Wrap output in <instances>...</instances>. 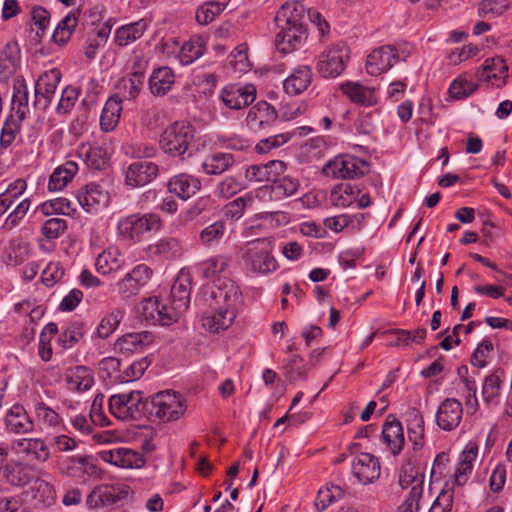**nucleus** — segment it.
Masks as SVG:
<instances>
[{
    "label": "nucleus",
    "mask_w": 512,
    "mask_h": 512,
    "mask_svg": "<svg viewBox=\"0 0 512 512\" xmlns=\"http://www.w3.org/2000/svg\"><path fill=\"white\" fill-rule=\"evenodd\" d=\"M77 156L82 159L90 168L96 170L105 169L109 163L107 151L89 143H83L77 148Z\"/></svg>",
    "instance_id": "2f4dec72"
},
{
    "label": "nucleus",
    "mask_w": 512,
    "mask_h": 512,
    "mask_svg": "<svg viewBox=\"0 0 512 512\" xmlns=\"http://www.w3.org/2000/svg\"><path fill=\"white\" fill-rule=\"evenodd\" d=\"M177 304L169 297H153L142 302V318L148 324L169 326L178 321L186 310H178Z\"/></svg>",
    "instance_id": "0eeeda50"
},
{
    "label": "nucleus",
    "mask_w": 512,
    "mask_h": 512,
    "mask_svg": "<svg viewBox=\"0 0 512 512\" xmlns=\"http://www.w3.org/2000/svg\"><path fill=\"white\" fill-rule=\"evenodd\" d=\"M229 0H211L203 3L196 10V21L201 25H208L226 8Z\"/></svg>",
    "instance_id": "864d4df0"
},
{
    "label": "nucleus",
    "mask_w": 512,
    "mask_h": 512,
    "mask_svg": "<svg viewBox=\"0 0 512 512\" xmlns=\"http://www.w3.org/2000/svg\"><path fill=\"white\" fill-rule=\"evenodd\" d=\"M24 118L10 115L5 120L1 135H0V147L1 149H8L15 141L16 137L21 130V122Z\"/></svg>",
    "instance_id": "13d9d810"
},
{
    "label": "nucleus",
    "mask_w": 512,
    "mask_h": 512,
    "mask_svg": "<svg viewBox=\"0 0 512 512\" xmlns=\"http://www.w3.org/2000/svg\"><path fill=\"white\" fill-rule=\"evenodd\" d=\"M359 444H350L347 448L348 453L353 457L351 462V471L353 476L363 485L371 484L376 481L381 474L379 460L367 452H358Z\"/></svg>",
    "instance_id": "9d476101"
},
{
    "label": "nucleus",
    "mask_w": 512,
    "mask_h": 512,
    "mask_svg": "<svg viewBox=\"0 0 512 512\" xmlns=\"http://www.w3.org/2000/svg\"><path fill=\"white\" fill-rule=\"evenodd\" d=\"M234 164V157L230 153L217 152L208 155L202 162V169L207 175H220Z\"/></svg>",
    "instance_id": "49530a36"
},
{
    "label": "nucleus",
    "mask_w": 512,
    "mask_h": 512,
    "mask_svg": "<svg viewBox=\"0 0 512 512\" xmlns=\"http://www.w3.org/2000/svg\"><path fill=\"white\" fill-rule=\"evenodd\" d=\"M32 491L34 493L33 498L39 505L48 507L55 502V490L51 484L44 480L37 479L32 486Z\"/></svg>",
    "instance_id": "680f3d73"
},
{
    "label": "nucleus",
    "mask_w": 512,
    "mask_h": 512,
    "mask_svg": "<svg viewBox=\"0 0 512 512\" xmlns=\"http://www.w3.org/2000/svg\"><path fill=\"white\" fill-rule=\"evenodd\" d=\"M19 50L16 44L8 43L0 53V76L8 78L19 65Z\"/></svg>",
    "instance_id": "3c124183"
},
{
    "label": "nucleus",
    "mask_w": 512,
    "mask_h": 512,
    "mask_svg": "<svg viewBox=\"0 0 512 512\" xmlns=\"http://www.w3.org/2000/svg\"><path fill=\"white\" fill-rule=\"evenodd\" d=\"M382 439L394 455L399 454L404 445V432L401 422L396 418L387 419L383 425Z\"/></svg>",
    "instance_id": "e433bc0d"
},
{
    "label": "nucleus",
    "mask_w": 512,
    "mask_h": 512,
    "mask_svg": "<svg viewBox=\"0 0 512 512\" xmlns=\"http://www.w3.org/2000/svg\"><path fill=\"white\" fill-rule=\"evenodd\" d=\"M272 252V241L268 238H259L246 243L242 255L245 268L255 275H267L276 271L278 263Z\"/></svg>",
    "instance_id": "20e7f679"
},
{
    "label": "nucleus",
    "mask_w": 512,
    "mask_h": 512,
    "mask_svg": "<svg viewBox=\"0 0 512 512\" xmlns=\"http://www.w3.org/2000/svg\"><path fill=\"white\" fill-rule=\"evenodd\" d=\"M413 420L408 429V439L415 451L420 450L424 445V420L418 411H413Z\"/></svg>",
    "instance_id": "338daca9"
},
{
    "label": "nucleus",
    "mask_w": 512,
    "mask_h": 512,
    "mask_svg": "<svg viewBox=\"0 0 512 512\" xmlns=\"http://www.w3.org/2000/svg\"><path fill=\"white\" fill-rule=\"evenodd\" d=\"M230 260L231 258L227 255H214L198 263L197 268L204 278L210 279L224 272L229 266Z\"/></svg>",
    "instance_id": "603ef678"
},
{
    "label": "nucleus",
    "mask_w": 512,
    "mask_h": 512,
    "mask_svg": "<svg viewBox=\"0 0 512 512\" xmlns=\"http://www.w3.org/2000/svg\"><path fill=\"white\" fill-rule=\"evenodd\" d=\"M149 26L150 21L146 18L122 25L115 30L114 42L119 47L131 45L142 38Z\"/></svg>",
    "instance_id": "bb28decb"
},
{
    "label": "nucleus",
    "mask_w": 512,
    "mask_h": 512,
    "mask_svg": "<svg viewBox=\"0 0 512 512\" xmlns=\"http://www.w3.org/2000/svg\"><path fill=\"white\" fill-rule=\"evenodd\" d=\"M424 480L425 475L416 466V459L407 458L400 469L399 485L403 490H408V494L396 512H418L419 501L424 490Z\"/></svg>",
    "instance_id": "7ed1b4c3"
},
{
    "label": "nucleus",
    "mask_w": 512,
    "mask_h": 512,
    "mask_svg": "<svg viewBox=\"0 0 512 512\" xmlns=\"http://www.w3.org/2000/svg\"><path fill=\"white\" fill-rule=\"evenodd\" d=\"M241 304L242 293L235 281L223 277L214 282L210 291V308H224L238 313Z\"/></svg>",
    "instance_id": "1a4fd4ad"
},
{
    "label": "nucleus",
    "mask_w": 512,
    "mask_h": 512,
    "mask_svg": "<svg viewBox=\"0 0 512 512\" xmlns=\"http://www.w3.org/2000/svg\"><path fill=\"white\" fill-rule=\"evenodd\" d=\"M34 415L35 421L46 429L59 431L64 427V421L60 414L44 401H37L34 404Z\"/></svg>",
    "instance_id": "4c0bfd02"
},
{
    "label": "nucleus",
    "mask_w": 512,
    "mask_h": 512,
    "mask_svg": "<svg viewBox=\"0 0 512 512\" xmlns=\"http://www.w3.org/2000/svg\"><path fill=\"white\" fill-rule=\"evenodd\" d=\"M158 172V166L153 162H134L126 171V184L131 187L144 186L155 179Z\"/></svg>",
    "instance_id": "a878e982"
},
{
    "label": "nucleus",
    "mask_w": 512,
    "mask_h": 512,
    "mask_svg": "<svg viewBox=\"0 0 512 512\" xmlns=\"http://www.w3.org/2000/svg\"><path fill=\"white\" fill-rule=\"evenodd\" d=\"M152 275L153 270L148 265L138 264L115 284L118 294L124 300L131 299L149 283Z\"/></svg>",
    "instance_id": "ddd939ff"
},
{
    "label": "nucleus",
    "mask_w": 512,
    "mask_h": 512,
    "mask_svg": "<svg viewBox=\"0 0 512 512\" xmlns=\"http://www.w3.org/2000/svg\"><path fill=\"white\" fill-rule=\"evenodd\" d=\"M154 341V336L148 331L128 333L117 341V346L123 353L141 352Z\"/></svg>",
    "instance_id": "79ce46f5"
},
{
    "label": "nucleus",
    "mask_w": 512,
    "mask_h": 512,
    "mask_svg": "<svg viewBox=\"0 0 512 512\" xmlns=\"http://www.w3.org/2000/svg\"><path fill=\"white\" fill-rule=\"evenodd\" d=\"M350 59L348 46L343 42L328 46L318 56L316 70L323 78H336L346 68Z\"/></svg>",
    "instance_id": "6e6552de"
},
{
    "label": "nucleus",
    "mask_w": 512,
    "mask_h": 512,
    "mask_svg": "<svg viewBox=\"0 0 512 512\" xmlns=\"http://www.w3.org/2000/svg\"><path fill=\"white\" fill-rule=\"evenodd\" d=\"M508 66L501 57L488 58L481 68L476 71L478 81L490 83L492 86L502 87L506 83Z\"/></svg>",
    "instance_id": "4be33fe9"
},
{
    "label": "nucleus",
    "mask_w": 512,
    "mask_h": 512,
    "mask_svg": "<svg viewBox=\"0 0 512 512\" xmlns=\"http://www.w3.org/2000/svg\"><path fill=\"white\" fill-rule=\"evenodd\" d=\"M167 188L170 193L187 200L201 189V181L193 175L180 173L168 181Z\"/></svg>",
    "instance_id": "c85d7f7f"
},
{
    "label": "nucleus",
    "mask_w": 512,
    "mask_h": 512,
    "mask_svg": "<svg viewBox=\"0 0 512 512\" xmlns=\"http://www.w3.org/2000/svg\"><path fill=\"white\" fill-rule=\"evenodd\" d=\"M254 198L255 197L252 195V193H247L229 202L225 206V215L234 220L240 219L243 216L245 210L252 206L254 203Z\"/></svg>",
    "instance_id": "69168bd1"
},
{
    "label": "nucleus",
    "mask_w": 512,
    "mask_h": 512,
    "mask_svg": "<svg viewBox=\"0 0 512 512\" xmlns=\"http://www.w3.org/2000/svg\"><path fill=\"white\" fill-rule=\"evenodd\" d=\"M4 425L8 432L14 434L32 433L35 428L34 420L20 404L13 405L7 411Z\"/></svg>",
    "instance_id": "393cba45"
},
{
    "label": "nucleus",
    "mask_w": 512,
    "mask_h": 512,
    "mask_svg": "<svg viewBox=\"0 0 512 512\" xmlns=\"http://www.w3.org/2000/svg\"><path fill=\"white\" fill-rule=\"evenodd\" d=\"M79 205L88 213H97L108 206L110 196L107 190L97 183H88L77 192Z\"/></svg>",
    "instance_id": "dca6fc26"
},
{
    "label": "nucleus",
    "mask_w": 512,
    "mask_h": 512,
    "mask_svg": "<svg viewBox=\"0 0 512 512\" xmlns=\"http://www.w3.org/2000/svg\"><path fill=\"white\" fill-rule=\"evenodd\" d=\"M66 381L71 390L84 392L94 384L92 371L86 366H75L69 368L65 373Z\"/></svg>",
    "instance_id": "ea45409f"
},
{
    "label": "nucleus",
    "mask_w": 512,
    "mask_h": 512,
    "mask_svg": "<svg viewBox=\"0 0 512 512\" xmlns=\"http://www.w3.org/2000/svg\"><path fill=\"white\" fill-rule=\"evenodd\" d=\"M502 380L497 373L485 377L482 385V396L486 404L494 405L498 403Z\"/></svg>",
    "instance_id": "0e129e2a"
},
{
    "label": "nucleus",
    "mask_w": 512,
    "mask_h": 512,
    "mask_svg": "<svg viewBox=\"0 0 512 512\" xmlns=\"http://www.w3.org/2000/svg\"><path fill=\"white\" fill-rule=\"evenodd\" d=\"M280 31L275 38L277 50L283 54H288L299 49L307 39V29L305 26H286L278 25Z\"/></svg>",
    "instance_id": "412c9836"
},
{
    "label": "nucleus",
    "mask_w": 512,
    "mask_h": 512,
    "mask_svg": "<svg viewBox=\"0 0 512 512\" xmlns=\"http://www.w3.org/2000/svg\"><path fill=\"white\" fill-rule=\"evenodd\" d=\"M124 315L125 310L122 308L115 307L111 309V311L100 320L96 329L97 336L101 339L108 338L118 328Z\"/></svg>",
    "instance_id": "6e6d98bb"
},
{
    "label": "nucleus",
    "mask_w": 512,
    "mask_h": 512,
    "mask_svg": "<svg viewBox=\"0 0 512 512\" xmlns=\"http://www.w3.org/2000/svg\"><path fill=\"white\" fill-rule=\"evenodd\" d=\"M368 165L365 161L354 156H339L330 160L324 167L323 173L333 178H357L364 175Z\"/></svg>",
    "instance_id": "f8f14e48"
},
{
    "label": "nucleus",
    "mask_w": 512,
    "mask_h": 512,
    "mask_svg": "<svg viewBox=\"0 0 512 512\" xmlns=\"http://www.w3.org/2000/svg\"><path fill=\"white\" fill-rule=\"evenodd\" d=\"M286 164L281 160H272L265 164L250 165L245 171V177L249 182L272 184L277 176L284 174Z\"/></svg>",
    "instance_id": "5701e85b"
},
{
    "label": "nucleus",
    "mask_w": 512,
    "mask_h": 512,
    "mask_svg": "<svg viewBox=\"0 0 512 512\" xmlns=\"http://www.w3.org/2000/svg\"><path fill=\"white\" fill-rule=\"evenodd\" d=\"M478 448L475 444L469 443L461 454V459L458 462L455 472L454 481L458 486L464 485L473 470V463L476 460Z\"/></svg>",
    "instance_id": "58836bf2"
},
{
    "label": "nucleus",
    "mask_w": 512,
    "mask_h": 512,
    "mask_svg": "<svg viewBox=\"0 0 512 512\" xmlns=\"http://www.w3.org/2000/svg\"><path fill=\"white\" fill-rule=\"evenodd\" d=\"M407 56V53L400 51L395 45L380 46L367 56L366 71L373 76L379 75L388 71L400 60H405Z\"/></svg>",
    "instance_id": "9b49d317"
},
{
    "label": "nucleus",
    "mask_w": 512,
    "mask_h": 512,
    "mask_svg": "<svg viewBox=\"0 0 512 512\" xmlns=\"http://www.w3.org/2000/svg\"><path fill=\"white\" fill-rule=\"evenodd\" d=\"M78 170V164L72 160H68L58 166L50 175L48 182L49 191L63 190L73 180Z\"/></svg>",
    "instance_id": "c9c22d12"
},
{
    "label": "nucleus",
    "mask_w": 512,
    "mask_h": 512,
    "mask_svg": "<svg viewBox=\"0 0 512 512\" xmlns=\"http://www.w3.org/2000/svg\"><path fill=\"white\" fill-rule=\"evenodd\" d=\"M194 137L195 129L190 123L175 121L162 131L159 146L165 154L184 159L186 153L191 155Z\"/></svg>",
    "instance_id": "f03ea898"
},
{
    "label": "nucleus",
    "mask_w": 512,
    "mask_h": 512,
    "mask_svg": "<svg viewBox=\"0 0 512 512\" xmlns=\"http://www.w3.org/2000/svg\"><path fill=\"white\" fill-rule=\"evenodd\" d=\"M175 83V74L168 66L154 69L149 77L148 85L155 96H163L168 93Z\"/></svg>",
    "instance_id": "473e14b6"
},
{
    "label": "nucleus",
    "mask_w": 512,
    "mask_h": 512,
    "mask_svg": "<svg viewBox=\"0 0 512 512\" xmlns=\"http://www.w3.org/2000/svg\"><path fill=\"white\" fill-rule=\"evenodd\" d=\"M462 417V403L455 398H446L437 409L436 423L441 430L452 431L459 426Z\"/></svg>",
    "instance_id": "aec40b11"
},
{
    "label": "nucleus",
    "mask_w": 512,
    "mask_h": 512,
    "mask_svg": "<svg viewBox=\"0 0 512 512\" xmlns=\"http://www.w3.org/2000/svg\"><path fill=\"white\" fill-rule=\"evenodd\" d=\"M187 410V400L174 390L160 391L154 394L148 408V419L156 424H168L179 421Z\"/></svg>",
    "instance_id": "f257e3e1"
},
{
    "label": "nucleus",
    "mask_w": 512,
    "mask_h": 512,
    "mask_svg": "<svg viewBox=\"0 0 512 512\" xmlns=\"http://www.w3.org/2000/svg\"><path fill=\"white\" fill-rule=\"evenodd\" d=\"M300 187V182L292 176L280 175L275 178L272 184L264 185L255 191V197H269L270 200H282L295 195Z\"/></svg>",
    "instance_id": "2eb2a0df"
},
{
    "label": "nucleus",
    "mask_w": 512,
    "mask_h": 512,
    "mask_svg": "<svg viewBox=\"0 0 512 512\" xmlns=\"http://www.w3.org/2000/svg\"><path fill=\"white\" fill-rule=\"evenodd\" d=\"M12 450L19 455L39 462H46L50 458V451L41 438H21L12 442Z\"/></svg>",
    "instance_id": "b1692460"
},
{
    "label": "nucleus",
    "mask_w": 512,
    "mask_h": 512,
    "mask_svg": "<svg viewBox=\"0 0 512 512\" xmlns=\"http://www.w3.org/2000/svg\"><path fill=\"white\" fill-rule=\"evenodd\" d=\"M226 234V223L222 220L213 222L199 233V241L204 247L217 246Z\"/></svg>",
    "instance_id": "5fc2aeb1"
},
{
    "label": "nucleus",
    "mask_w": 512,
    "mask_h": 512,
    "mask_svg": "<svg viewBox=\"0 0 512 512\" xmlns=\"http://www.w3.org/2000/svg\"><path fill=\"white\" fill-rule=\"evenodd\" d=\"M80 16V10L74 9L70 11L55 28L52 39L59 45H65L71 38L76 28Z\"/></svg>",
    "instance_id": "de8ad7c7"
},
{
    "label": "nucleus",
    "mask_w": 512,
    "mask_h": 512,
    "mask_svg": "<svg viewBox=\"0 0 512 512\" xmlns=\"http://www.w3.org/2000/svg\"><path fill=\"white\" fill-rule=\"evenodd\" d=\"M341 90L354 103L364 106H373L377 103L375 88L348 81L341 85Z\"/></svg>",
    "instance_id": "72a5a7b5"
},
{
    "label": "nucleus",
    "mask_w": 512,
    "mask_h": 512,
    "mask_svg": "<svg viewBox=\"0 0 512 512\" xmlns=\"http://www.w3.org/2000/svg\"><path fill=\"white\" fill-rule=\"evenodd\" d=\"M162 228V219L157 213H135L122 217L117 223L119 235L133 243L140 242L145 233L158 232Z\"/></svg>",
    "instance_id": "423d86ee"
},
{
    "label": "nucleus",
    "mask_w": 512,
    "mask_h": 512,
    "mask_svg": "<svg viewBox=\"0 0 512 512\" xmlns=\"http://www.w3.org/2000/svg\"><path fill=\"white\" fill-rule=\"evenodd\" d=\"M360 190L356 186L349 183H341L336 185L330 193V201L334 206L346 208L354 204Z\"/></svg>",
    "instance_id": "09e8293b"
},
{
    "label": "nucleus",
    "mask_w": 512,
    "mask_h": 512,
    "mask_svg": "<svg viewBox=\"0 0 512 512\" xmlns=\"http://www.w3.org/2000/svg\"><path fill=\"white\" fill-rule=\"evenodd\" d=\"M275 108L266 101H259L252 106L246 117L247 127L254 133L269 129L277 121Z\"/></svg>",
    "instance_id": "a211bd4d"
},
{
    "label": "nucleus",
    "mask_w": 512,
    "mask_h": 512,
    "mask_svg": "<svg viewBox=\"0 0 512 512\" xmlns=\"http://www.w3.org/2000/svg\"><path fill=\"white\" fill-rule=\"evenodd\" d=\"M256 97V88L252 84H230L222 88L219 98L229 109L240 110L250 105Z\"/></svg>",
    "instance_id": "4468645a"
},
{
    "label": "nucleus",
    "mask_w": 512,
    "mask_h": 512,
    "mask_svg": "<svg viewBox=\"0 0 512 512\" xmlns=\"http://www.w3.org/2000/svg\"><path fill=\"white\" fill-rule=\"evenodd\" d=\"M99 456L102 461L122 469H139L145 464L141 453L126 447L103 450Z\"/></svg>",
    "instance_id": "f3484780"
},
{
    "label": "nucleus",
    "mask_w": 512,
    "mask_h": 512,
    "mask_svg": "<svg viewBox=\"0 0 512 512\" xmlns=\"http://www.w3.org/2000/svg\"><path fill=\"white\" fill-rule=\"evenodd\" d=\"M39 209L46 216L53 214L73 216L76 213L71 201L64 197L47 200L39 206Z\"/></svg>",
    "instance_id": "bf43d9fd"
},
{
    "label": "nucleus",
    "mask_w": 512,
    "mask_h": 512,
    "mask_svg": "<svg viewBox=\"0 0 512 512\" xmlns=\"http://www.w3.org/2000/svg\"><path fill=\"white\" fill-rule=\"evenodd\" d=\"M60 80L61 72L56 68L42 73L35 85L34 105L46 109L51 104Z\"/></svg>",
    "instance_id": "6ab92c4d"
},
{
    "label": "nucleus",
    "mask_w": 512,
    "mask_h": 512,
    "mask_svg": "<svg viewBox=\"0 0 512 512\" xmlns=\"http://www.w3.org/2000/svg\"><path fill=\"white\" fill-rule=\"evenodd\" d=\"M305 11L304 5L299 0L286 2L277 12L275 20L277 25L304 26L302 19Z\"/></svg>",
    "instance_id": "f704fd0d"
},
{
    "label": "nucleus",
    "mask_w": 512,
    "mask_h": 512,
    "mask_svg": "<svg viewBox=\"0 0 512 512\" xmlns=\"http://www.w3.org/2000/svg\"><path fill=\"white\" fill-rule=\"evenodd\" d=\"M313 72L308 65H299L283 81L284 91L291 96L303 93L312 83Z\"/></svg>",
    "instance_id": "cd10ccee"
},
{
    "label": "nucleus",
    "mask_w": 512,
    "mask_h": 512,
    "mask_svg": "<svg viewBox=\"0 0 512 512\" xmlns=\"http://www.w3.org/2000/svg\"><path fill=\"white\" fill-rule=\"evenodd\" d=\"M30 207L31 200L29 198H25L20 201L16 207L7 215L4 223L1 226V229L8 232L18 227L24 220Z\"/></svg>",
    "instance_id": "052dcab7"
},
{
    "label": "nucleus",
    "mask_w": 512,
    "mask_h": 512,
    "mask_svg": "<svg viewBox=\"0 0 512 512\" xmlns=\"http://www.w3.org/2000/svg\"><path fill=\"white\" fill-rule=\"evenodd\" d=\"M205 49V42L201 37H192L181 45L177 57L182 65H189L199 59Z\"/></svg>",
    "instance_id": "8fccbe9b"
},
{
    "label": "nucleus",
    "mask_w": 512,
    "mask_h": 512,
    "mask_svg": "<svg viewBox=\"0 0 512 512\" xmlns=\"http://www.w3.org/2000/svg\"><path fill=\"white\" fill-rule=\"evenodd\" d=\"M343 495V489L337 485L321 488L315 500V507L319 512H323L333 502L340 500Z\"/></svg>",
    "instance_id": "e2e57ef3"
},
{
    "label": "nucleus",
    "mask_w": 512,
    "mask_h": 512,
    "mask_svg": "<svg viewBox=\"0 0 512 512\" xmlns=\"http://www.w3.org/2000/svg\"><path fill=\"white\" fill-rule=\"evenodd\" d=\"M148 399L141 391H130L109 398L110 413L121 421H138L148 418Z\"/></svg>",
    "instance_id": "39448f33"
},
{
    "label": "nucleus",
    "mask_w": 512,
    "mask_h": 512,
    "mask_svg": "<svg viewBox=\"0 0 512 512\" xmlns=\"http://www.w3.org/2000/svg\"><path fill=\"white\" fill-rule=\"evenodd\" d=\"M65 473L79 478L81 482H86L90 476L97 473V466L90 461L89 457H70L67 459Z\"/></svg>",
    "instance_id": "a18cd8bd"
},
{
    "label": "nucleus",
    "mask_w": 512,
    "mask_h": 512,
    "mask_svg": "<svg viewBox=\"0 0 512 512\" xmlns=\"http://www.w3.org/2000/svg\"><path fill=\"white\" fill-rule=\"evenodd\" d=\"M236 316L237 313L229 309L209 307V310L203 315L202 325L206 330L218 333L228 329L233 324Z\"/></svg>",
    "instance_id": "c756f323"
},
{
    "label": "nucleus",
    "mask_w": 512,
    "mask_h": 512,
    "mask_svg": "<svg viewBox=\"0 0 512 512\" xmlns=\"http://www.w3.org/2000/svg\"><path fill=\"white\" fill-rule=\"evenodd\" d=\"M122 112V99L118 96H111L105 103L100 116V127L104 132L115 129L119 123Z\"/></svg>",
    "instance_id": "a19ab883"
},
{
    "label": "nucleus",
    "mask_w": 512,
    "mask_h": 512,
    "mask_svg": "<svg viewBox=\"0 0 512 512\" xmlns=\"http://www.w3.org/2000/svg\"><path fill=\"white\" fill-rule=\"evenodd\" d=\"M508 7V0H480L478 14L481 17L491 19L502 15Z\"/></svg>",
    "instance_id": "774afa93"
},
{
    "label": "nucleus",
    "mask_w": 512,
    "mask_h": 512,
    "mask_svg": "<svg viewBox=\"0 0 512 512\" xmlns=\"http://www.w3.org/2000/svg\"><path fill=\"white\" fill-rule=\"evenodd\" d=\"M145 251L151 258L172 259L181 255L182 244L177 238L163 237L150 243Z\"/></svg>",
    "instance_id": "7c9ffc66"
},
{
    "label": "nucleus",
    "mask_w": 512,
    "mask_h": 512,
    "mask_svg": "<svg viewBox=\"0 0 512 512\" xmlns=\"http://www.w3.org/2000/svg\"><path fill=\"white\" fill-rule=\"evenodd\" d=\"M13 90L12 104L15 110L14 116L25 118L28 112L29 92L24 79H17L14 82Z\"/></svg>",
    "instance_id": "4d7b16f0"
},
{
    "label": "nucleus",
    "mask_w": 512,
    "mask_h": 512,
    "mask_svg": "<svg viewBox=\"0 0 512 512\" xmlns=\"http://www.w3.org/2000/svg\"><path fill=\"white\" fill-rule=\"evenodd\" d=\"M123 266L124 260L121 258L120 251L115 247H110L102 251L95 261V268L102 275L119 271Z\"/></svg>",
    "instance_id": "c03bdc74"
},
{
    "label": "nucleus",
    "mask_w": 512,
    "mask_h": 512,
    "mask_svg": "<svg viewBox=\"0 0 512 512\" xmlns=\"http://www.w3.org/2000/svg\"><path fill=\"white\" fill-rule=\"evenodd\" d=\"M191 280L188 274L180 273L173 283L168 296L178 306V310H187L190 303Z\"/></svg>",
    "instance_id": "37998d69"
}]
</instances>
